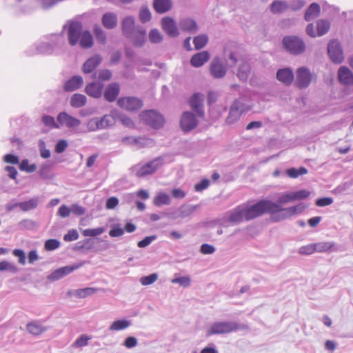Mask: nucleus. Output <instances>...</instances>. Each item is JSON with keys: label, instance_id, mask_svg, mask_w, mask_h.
Instances as JSON below:
<instances>
[{"label": "nucleus", "instance_id": "1", "mask_svg": "<svg viewBox=\"0 0 353 353\" xmlns=\"http://www.w3.org/2000/svg\"><path fill=\"white\" fill-rule=\"evenodd\" d=\"M66 31L68 43L75 46L78 43L83 49L93 46V38L88 30H83V26L78 20H69L63 26V32Z\"/></svg>", "mask_w": 353, "mask_h": 353}, {"label": "nucleus", "instance_id": "2", "mask_svg": "<svg viewBox=\"0 0 353 353\" xmlns=\"http://www.w3.org/2000/svg\"><path fill=\"white\" fill-rule=\"evenodd\" d=\"M307 205L299 203L294 206L283 208L279 203H276L266 199V214H269L268 219L271 222H279L301 214L306 208Z\"/></svg>", "mask_w": 353, "mask_h": 353}, {"label": "nucleus", "instance_id": "3", "mask_svg": "<svg viewBox=\"0 0 353 353\" xmlns=\"http://www.w3.org/2000/svg\"><path fill=\"white\" fill-rule=\"evenodd\" d=\"M121 30L124 37L130 39L133 45L137 47L142 46L146 39L145 30L141 26H136L135 18L127 16L121 21Z\"/></svg>", "mask_w": 353, "mask_h": 353}, {"label": "nucleus", "instance_id": "4", "mask_svg": "<svg viewBox=\"0 0 353 353\" xmlns=\"http://www.w3.org/2000/svg\"><path fill=\"white\" fill-rule=\"evenodd\" d=\"M284 48L290 54L299 55L305 50V43L303 40L294 35L285 36L282 40Z\"/></svg>", "mask_w": 353, "mask_h": 353}, {"label": "nucleus", "instance_id": "5", "mask_svg": "<svg viewBox=\"0 0 353 353\" xmlns=\"http://www.w3.org/2000/svg\"><path fill=\"white\" fill-rule=\"evenodd\" d=\"M241 328L239 324L234 321H219L211 325L207 331L208 336L214 334H223L237 331Z\"/></svg>", "mask_w": 353, "mask_h": 353}, {"label": "nucleus", "instance_id": "6", "mask_svg": "<svg viewBox=\"0 0 353 353\" xmlns=\"http://www.w3.org/2000/svg\"><path fill=\"white\" fill-rule=\"evenodd\" d=\"M140 119L143 122L154 129L161 128L165 123L163 115L153 110L141 112Z\"/></svg>", "mask_w": 353, "mask_h": 353}, {"label": "nucleus", "instance_id": "7", "mask_svg": "<svg viewBox=\"0 0 353 353\" xmlns=\"http://www.w3.org/2000/svg\"><path fill=\"white\" fill-rule=\"evenodd\" d=\"M57 122L59 123V128L65 127L68 129L74 130L75 133H81L82 132L78 129L81 124V121L66 112H61L57 117Z\"/></svg>", "mask_w": 353, "mask_h": 353}, {"label": "nucleus", "instance_id": "8", "mask_svg": "<svg viewBox=\"0 0 353 353\" xmlns=\"http://www.w3.org/2000/svg\"><path fill=\"white\" fill-rule=\"evenodd\" d=\"M243 205L246 215V221L255 219L265 213V200L263 199L254 204L246 203H243Z\"/></svg>", "mask_w": 353, "mask_h": 353}, {"label": "nucleus", "instance_id": "9", "mask_svg": "<svg viewBox=\"0 0 353 353\" xmlns=\"http://www.w3.org/2000/svg\"><path fill=\"white\" fill-rule=\"evenodd\" d=\"M163 159L159 157L142 166H136L134 168V170L136 171V175L138 177H143L154 173L163 165Z\"/></svg>", "mask_w": 353, "mask_h": 353}, {"label": "nucleus", "instance_id": "10", "mask_svg": "<svg viewBox=\"0 0 353 353\" xmlns=\"http://www.w3.org/2000/svg\"><path fill=\"white\" fill-rule=\"evenodd\" d=\"M315 78L316 75L306 67L299 68L296 70V85L299 88H306Z\"/></svg>", "mask_w": 353, "mask_h": 353}, {"label": "nucleus", "instance_id": "11", "mask_svg": "<svg viewBox=\"0 0 353 353\" xmlns=\"http://www.w3.org/2000/svg\"><path fill=\"white\" fill-rule=\"evenodd\" d=\"M310 194V192L306 190L286 192L279 196L275 203L282 206L283 204L306 199Z\"/></svg>", "mask_w": 353, "mask_h": 353}, {"label": "nucleus", "instance_id": "12", "mask_svg": "<svg viewBox=\"0 0 353 353\" xmlns=\"http://www.w3.org/2000/svg\"><path fill=\"white\" fill-rule=\"evenodd\" d=\"M121 142L127 145L134 146L137 149L152 147L154 144L152 139L144 137H125L122 138Z\"/></svg>", "mask_w": 353, "mask_h": 353}, {"label": "nucleus", "instance_id": "13", "mask_svg": "<svg viewBox=\"0 0 353 353\" xmlns=\"http://www.w3.org/2000/svg\"><path fill=\"white\" fill-rule=\"evenodd\" d=\"M327 53L330 59L335 63H341L344 59L342 48L337 40L330 41L327 46Z\"/></svg>", "mask_w": 353, "mask_h": 353}, {"label": "nucleus", "instance_id": "14", "mask_svg": "<svg viewBox=\"0 0 353 353\" xmlns=\"http://www.w3.org/2000/svg\"><path fill=\"white\" fill-rule=\"evenodd\" d=\"M198 125L196 116L191 112H184L180 119V127L185 132H189L194 130Z\"/></svg>", "mask_w": 353, "mask_h": 353}, {"label": "nucleus", "instance_id": "15", "mask_svg": "<svg viewBox=\"0 0 353 353\" xmlns=\"http://www.w3.org/2000/svg\"><path fill=\"white\" fill-rule=\"evenodd\" d=\"M118 105L128 111H136L143 105V102L134 97H126L119 98L117 101Z\"/></svg>", "mask_w": 353, "mask_h": 353}, {"label": "nucleus", "instance_id": "16", "mask_svg": "<svg viewBox=\"0 0 353 353\" xmlns=\"http://www.w3.org/2000/svg\"><path fill=\"white\" fill-rule=\"evenodd\" d=\"M245 111L243 103L241 99H236L232 104L228 116L226 119V122L228 124H232L237 121L241 114Z\"/></svg>", "mask_w": 353, "mask_h": 353}, {"label": "nucleus", "instance_id": "17", "mask_svg": "<svg viewBox=\"0 0 353 353\" xmlns=\"http://www.w3.org/2000/svg\"><path fill=\"white\" fill-rule=\"evenodd\" d=\"M210 72L214 79H221L226 74L227 67L219 57H215L210 63Z\"/></svg>", "mask_w": 353, "mask_h": 353}, {"label": "nucleus", "instance_id": "18", "mask_svg": "<svg viewBox=\"0 0 353 353\" xmlns=\"http://www.w3.org/2000/svg\"><path fill=\"white\" fill-rule=\"evenodd\" d=\"M81 266V264H74L72 265H67L59 268L48 276V279L52 281H57L63 277L70 274L75 270H77Z\"/></svg>", "mask_w": 353, "mask_h": 353}, {"label": "nucleus", "instance_id": "19", "mask_svg": "<svg viewBox=\"0 0 353 353\" xmlns=\"http://www.w3.org/2000/svg\"><path fill=\"white\" fill-rule=\"evenodd\" d=\"M161 26L163 31L170 37H176L179 34L176 23L171 17H163Z\"/></svg>", "mask_w": 353, "mask_h": 353}, {"label": "nucleus", "instance_id": "20", "mask_svg": "<svg viewBox=\"0 0 353 353\" xmlns=\"http://www.w3.org/2000/svg\"><path fill=\"white\" fill-rule=\"evenodd\" d=\"M197 208V205H182L176 212L170 213L169 216L172 219H176L178 218L184 219L190 216Z\"/></svg>", "mask_w": 353, "mask_h": 353}, {"label": "nucleus", "instance_id": "21", "mask_svg": "<svg viewBox=\"0 0 353 353\" xmlns=\"http://www.w3.org/2000/svg\"><path fill=\"white\" fill-rule=\"evenodd\" d=\"M203 95L199 93L194 94L190 101L192 109L196 112L199 117H203L204 110L203 108Z\"/></svg>", "mask_w": 353, "mask_h": 353}, {"label": "nucleus", "instance_id": "22", "mask_svg": "<svg viewBox=\"0 0 353 353\" xmlns=\"http://www.w3.org/2000/svg\"><path fill=\"white\" fill-rule=\"evenodd\" d=\"M228 221L233 223H239L246 221V215L243 204L228 212Z\"/></svg>", "mask_w": 353, "mask_h": 353}, {"label": "nucleus", "instance_id": "23", "mask_svg": "<svg viewBox=\"0 0 353 353\" xmlns=\"http://www.w3.org/2000/svg\"><path fill=\"white\" fill-rule=\"evenodd\" d=\"M339 81L345 85H353V73L346 66H341L338 70Z\"/></svg>", "mask_w": 353, "mask_h": 353}, {"label": "nucleus", "instance_id": "24", "mask_svg": "<svg viewBox=\"0 0 353 353\" xmlns=\"http://www.w3.org/2000/svg\"><path fill=\"white\" fill-rule=\"evenodd\" d=\"M276 79L285 85H290L294 79V72L290 68L279 69L276 72Z\"/></svg>", "mask_w": 353, "mask_h": 353}, {"label": "nucleus", "instance_id": "25", "mask_svg": "<svg viewBox=\"0 0 353 353\" xmlns=\"http://www.w3.org/2000/svg\"><path fill=\"white\" fill-rule=\"evenodd\" d=\"M101 61L102 57L99 54H94L83 63L82 71L85 74L92 72L99 65Z\"/></svg>", "mask_w": 353, "mask_h": 353}, {"label": "nucleus", "instance_id": "26", "mask_svg": "<svg viewBox=\"0 0 353 353\" xmlns=\"http://www.w3.org/2000/svg\"><path fill=\"white\" fill-rule=\"evenodd\" d=\"M179 28L189 34H194L199 30L196 22L191 18H183L179 21Z\"/></svg>", "mask_w": 353, "mask_h": 353}, {"label": "nucleus", "instance_id": "27", "mask_svg": "<svg viewBox=\"0 0 353 353\" xmlns=\"http://www.w3.org/2000/svg\"><path fill=\"white\" fill-rule=\"evenodd\" d=\"M120 91V86L117 83H112L109 84L104 92V99L109 101L113 102L116 100Z\"/></svg>", "mask_w": 353, "mask_h": 353}, {"label": "nucleus", "instance_id": "28", "mask_svg": "<svg viewBox=\"0 0 353 353\" xmlns=\"http://www.w3.org/2000/svg\"><path fill=\"white\" fill-rule=\"evenodd\" d=\"M210 55L208 51H202L193 55L190 59V64L194 68L203 65L210 59Z\"/></svg>", "mask_w": 353, "mask_h": 353}, {"label": "nucleus", "instance_id": "29", "mask_svg": "<svg viewBox=\"0 0 353 353\" xmlns=\"http://www.w3.org/2000/svg\"><path fill=\"white\" fill-rule=\"evenodd\" d=\"M101 23L107 29H114L118 23L117 15L111 12H105L101 18Z\"/></svg>", "mask_w": 353, "mask_h": 353}, {"label": "nucleus", "instance_id": "30", "mask_svg": "<svg viewBox=\"0 0 353 353\" xmlns=\"http://www.w3.org/2000/svg\"><path fill=\"white\" fill-rule=\"evenodd\" d=\"M83 83V78L79 75H76L68 80L64 84V90L66 92H73L80 88Z\"/></svg>", "mask_w": 353, "mask_h": 353}, {"label": "nucleus", "instance_id": "31", "mask_svg": "<svg viewBox=\"0 0 353 353\" xmlns=\"http://www.w3.org/2000/svg\"><path fill=\"white\" fill-rule=\"evenodd\" d=\"M103 84L97 82L88 83L85 88L86 94L94 98H99L102 94Z\"/></svg>", "mask_w": 353, "mask_h": 353}, {"label": "nucleus", "instance_id": "32", "mask_svg": "<svg viewBox=\"0 0 353 353\" xmlns=\"http://www.w3.org/2000/svg\"><path fill=\"white\" fill-rule=\"evenodd\" d=\"M172 7V1L171 0H154L153 1V8L159 14L168 12Z\"/></svg>", "mask_w": 353, "mask_h": 353}, {"label": "nucleus", "instance_id": "33", "mask_svg": "<svg viewBox=\"0 0 353 353\" xmlns=\"http://www.w3.org/2000/svg\"><path fill=\"white\" fill-rule=\"evenodd\" d=\"M98 290L97 288L90 287L69 291L68 294L70 296H73L79 299H83L96 293Z\"/></svg>", "mask_w": 353, "mask_h": 353}, {"label": "nucleus", "instance_id": "34", "mask_svg": "<svg viewBox=\"0 0 353 353\" xmlns=\"http://www.w3.org/2000/svg\"><path fill=\"white\" fill-rule=\"evenodd\" d=\"M251 74V67L246 61L241 62L237 70L236 76L239 80L246 81Z\"/></svg>", "mask_w": 353, "mask_h": 353}, {"label": "nucleus", "instance_id": "35", "mask_svg": "<svg viewBox=\"0 0 353 353\" xmlns=\"http://www.w3.org/2000/svg\"><path fill=\"white\" fill-rule=\"evenodd\" d=\"M27 331L32 335H39L47 331L48 328L38 321H32L26 325Z\"/></svg>", "mask_w": 353, "mask_h": 353}, {"label": "nucleus", "instance_id": "36", "mask_svg": "<svg viewBox=\"0 0 353 353\" xmlns=\"http://www.w3.org/2000/svg\"><path fill=\"white\" fill-rule=\"evenodd\" d=\"M320 6L316 3H312L306 10L304 19L307 21H310L317 17L320 14Z\"/></svg>", "mask_w": 353, "mask_h": 353}, {"label": "nucleus", "instance_id": "37", "mask_svg": "<svg viewBox=\"0 0 353 353\" xmlns=\"http://www.w3.org/2000/svg\"><path fill=\"white\" fill-rule=\"evenodd\" d=\"M39 197H33L28 201L19 202L18 206L22 211L28 212L36 209L39 205Z\"/></svg>", "mask_w": 353, "mask_h": 353}, {"label": "nucleus", "instance_id": "38", "mask_svg": "<svg viewBox=\"0 0 353 353\" xmlns=\"http://www.w3.org/2000/svg\"><path fill=\"white\" fill-rule=\"evenodd\" d=\"M87 98L85 95L81 94H74L70 101V104L72 107L79 108L85 105Z\"/></svg>", "mask_w": 353, "mask_h": 353}, {"label": "nucleus", "instance_id": "39", "mask_svg": "<svg viewBox=\"0 0 353 353\" xmlns=\"http://www.w3.org/2000/svg\"><path fill=\"white\" fill-rule=\"evenodd\" d=\"M131 325V321L126 319L114 321L109 327L110 331H120L125 330Z\"/></svg>", "mask_w": 353, "mask_h": 353}, {"label": "nucleus", "instance_id": "40", "mask_svg": "<svg viewBox=\"0 0 353 353\" xmlns=\"http://www.w3.org/2000/svg\"><path fill=\"white\" fill-rule=\"evenodd\" d=\"M101 130L105 129L112 126L115 123V117L112 114H105L102 117L99 118Z\"/></svg>", "mask_w": 353, "mask_h": 353}, {"label": "nucleus", "instance_id": "41", "mask_svg": "<svg viewBox=\"0 0 353 353\" xmlns=\"http://www.w3.org/2000/svg\"><path fill=\"white\" fill-rule=\"evenodd\" d=\"M153 203L156 206L169 205L170 203V198L168 194L160 192L154 198Z\"/></svg>", "mask_w": 353, "mask_h": 353}, {"label": "nucleus", "instance_id": "42", "mask_svg": "<svg viewBox=\"0 0 353 353\" xmlns=\"http://www.w3.org/2000/svg\"><path fill=\"white\" fill-rule=\"evenodd\" d=\"M288 8L287 3L284 1H276L271 5L270 10L272 13H281L286 10Z\"/></svg>", "mask_w": 353, "mask_h": 353}, {"label": "nucleus", "instance_id": "43", "mask_svg": "<svg viewBox=\"0 0 353 353\" xmlns=\"http://www.w3.org/2000/svg\"><path fill=\"white\" fill-rule=\"evenodd\" d=\"M330 28V25L327 21L321 19L316 21L317 34H319V37L325 34L329 31Z\"/></svg>", "mask_w": 353, "mask_h": 353}, {"label": "nucleus", "instance_id": "44", "mask_svg": "<svg viewBox=\"0 0 353 353\" xmlns=\"http://www.w3.org/2000/svg\"><path fill=\"white\" fill-rule=\"evenodd\" d=\"M19 227L21 230H35L39 224L34 220L25 219L19 222Z\"/></svg>", "mask_w": 353, "mask_h": 353}, {"label": "nucleus", "instance_id": "45", "mask_svg": "<svg viewBox=\"0 0 353 353\" xmlns=\"http://www.w3.org/2000/svg\"><path fill=\"white\" fill-rule=\"evenodd\" d=\"M208 41V37L206 34H200L194 38L193 43L196 50H200L204 48Z\"/></svg>", "mask_w": 353, "mask_h": 353}, {"label": "nucleus", "instance_id": "46", "mask_svg": "<svg viewBox=\"0 0 353 353\" xmlns=\"http://www.w3.org/2000/svg\"><path fill=\"white\" fill-rule=\"evenodd\" d=\"M139 17V20L143 23H147L150 21L152 15L147 6H142L141 7Z\"/></svg>", "mask_w": 353, "mask_h": 353}, {"label": "nucleus", "instance_id": "47", "mask_svg": "<svg viewBox=\"0 0 353 353\" xmlns=\"http://www.w3.org/2000/svg\"><path fill=\"white\" fill-rule=\"evenodd\" d=\"M315 252H325L330 251L334 246V243L332 242H319L314 243Z\"/></svg>", "mask_w": 353, "mask_h": 353}, {"label": "nucleus", "instance_id": "48", "mask_svg": "<svg viewBox=\"0 0 353 353\" xmlns=\"http://www.w3.org/2000/svg\"><path fill=\"white\" fill-rule=\"evenodd\" d=\"M0 271H8L14 274L19 271V268L11 262L2 261H0Z\"/></svg>", "mask_w": 353, "mask_h": 353}, {"label": "nucleus", "instance_id": "49", "mask_svg": "<svg viewBox=\"0 0 353 353\" xmlns=\"http://www.w3.org/2000/svg\"><path fill=\"white\" fill-rule=\"evenodd\" d=\"M94 34L100 43L104 44L106 41V34L99 26H94Z\"/></svg>", "mask_w": 353, "mask_h": 353}, {"label": "nucleus", "instance_id": "50", "mask_svg": "<svg viewBox=\"0 0 353 353\" xmlns=\"http://www.w3.org/2000/svg\"><path fill=\"white\" fill-rule=\"evenodd\" d=\"M19 169L21 171L32 173L37 170V165L34 163L29 164V161L28 159H23L19 164Z\"/></svg>", "mask_w": 353, "mask_h": 353}, {"label": "nucleus", "instance_id": "51", "mask_svg": "<svg viewBox=\"0 0 353 353\" xmlns=\"http://www.w3.org/2000/svg\"><path fill=\"white\" fill-rule=\"evenodd\" d=\"M148 38L152 43H159L163 40V36L157 29L151 30L149 32Z\"/></svg>", "mask_w": 353, "mask_h": 353}, {"label": "nucleus", "instance_id": "52", "mask_svg": "<svg viewBox=\"0 0 353 353\" xmlns=\"http://www.w3.org/2000/svg\"><path fill=\"white\" fill-rule=\"evenodd\" d=\"M105 232V229L103 227L93 228V229H85L82 231V234L84 236H97L101 235Z\"/></svg>", "mask_w": 353, "mask_h": 353}, {"label": "nucleus", "instance_id": "53", "mask_svg": "<svg viewBox=\"0 0 353 353\" xmlns=\"http://www.w3.org/2000/svg\"><path fill=\"white\" fill-rule=\"evenodd\" d=\"M37 50L39 53L44 54H52L54 50V47L52 44L49 43H42L40 44L39 47H37Z\"/></svg>", "mask_w": 353, "mask_h": 353}, {"label": "nucleus", "instance_id": "54", "mask_svg": "<svg viewBox=\"0 0 353 353\" xmlns=\"http://www.w3.org/2000/svg\"><path fill=\"white\" fill-rule=\"evenodd\" d=\"M38 145L41 157L43 159H48L50 157L51 153L50 150L46 148V142L43 140L40 139L39 141Z\"/></svg>", "mask_w": 353, "mask_h": 353}, {"label": "nucleus", "instance_id": "55", "mask_svg": "<svg viewBox=\"0 0 353 353\" xmlns=\"http://www.w3.org/2000/svg\"><path fill=\"white\" fill-rule=\"evenodd\" d=\"M158 279V274L152 273L150 275L143 276L140 279V283L142 285H149L154 283Z\"/></svg>", "mask_w": 353, "mask_h": 353}, {"label": "nucleus", "instance_id": "56", "mask_svg": "<svg viewBox=\"0 0 353 353\" xmlns=\"http://www.w3.org/2000/svg\"><path fill=\"white\" fill-rule=\"evenodd\" d=\"M41 120L46 126H48L50 128H59V123H57L54 121V119L52 116L44 115L42 117Z\"/></svg>", "mask_w": 353, "mask_h": 353}, {"label": "nucleus", "instance_id": "57", "mask_svg": "<svg viewBox=\"0 0 353 353\" xmlns=\"http://www.w3.org/2000/svg\"><path fill=\"white\" fill-rule=\"evenodd\" d=\"M171 282L172 283H178L183 288H188L190 285L191 279L188 276H184L173 279Z\"/></svg>", "mask_w": 353, "mask_h": 353}, {"label": "nucleus", "instance_id": "58", "mask_svg": "<svg viewBox=\"0 0 353 353\" xmlns=\"http://www.w3.org/2000/svg\"><path fill=\"white\" fill-rule=\"evenodd\" d=\"M99 121L98 117H94L90 119L87 123V128L88 131L94 132L98 130H101L99 127Z\"/></svg>", "mask_w": 353, "mask_h": 353}, {"label": "nucleus", "instance_id": "59", "mask_svg": "<svg viewBox=\"0 0 353 353\" xmlns=\"http://www.w3.org/2000/svg\"><path fill=\"white\" fill-rule=\"evenodd\" d=\"M299 253L302 255H310L315 252L314 243L301 246L299 249Z\"/></svg>", "mask_w": 353, "mask_h": 353}, {"label": "nucleus", "instance_id": "60", "mask_svg": "<svg viewBox=\"0 0 353 353\" xmlns=\"http://www.w3.org/2000/svg\"><path fill=\"white\" fill-rule=\"evenodd\" d=\"M89 340H90V337L84 334L81 335L74 341L73 346L76 347H84L88 344Z\"/></svg>", "mask_w": 353, "mask_h": 353}, {"label": "nucleus", "instance_id": "61", "mask_svg": "<svg viewBox=\"0 0 353 353\" xmlns=\"http://www.w3.org/2000/svg\"><path fill=\"white\" fill-rule=\"evenodd\" d=\"M112 77V72L108 69L100 70L98 72V79L100 81H108Z\"/></svg>", "mask_w": 353, "mask_h": 353}, {"label": "nucleus", "instance_id": "62", "mask_svg": "<svg viewBox=\"0 0 353 353\" xmlns=\"http://www.w3.org/2000/svg\"><path fill=\"white\" fill-rule=\"evenodd\" d=\"M79 238V233L77 230L72 229L63 236V240L66 242L73 241Z\"/></svg>", "mask_w": 353, "mask_h": 353}, {"label": "nucleus", "instance_id": "63", "mask_svg": "<svg viewBox=\"0 0 353 353\" xmlns=\"http://www.w3.org/2000/svg\"><path fill=\"white\" fill-rule=\"evenodd\" d=\"M224 57L231 61L230 65L236 64L238 61L236 54L234 52H231L228 48H225L224 50Z\"/></svg>", "mask_w": 353, "mask_h": 353}, {"label": "nucleus", "instance_id": "64", "mask_svg": "<svg viewBox=\"0 0 353 353\" xmlns=\"http://www.w3.org/2000/svg\"><path fill=\"white\" fill-rule=\"evenodd\" d=\"M60 245V242L57 239H48L45 243V248L47 250H54L58 248Z\"/></svg>", "mask_w": 353, "mask_h": 353}]
</instances>
